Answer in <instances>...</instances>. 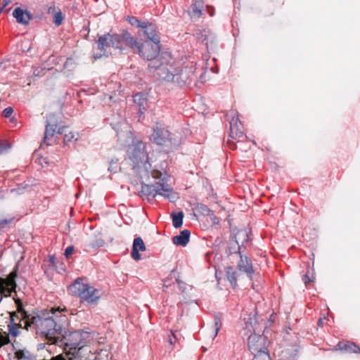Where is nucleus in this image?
I'll list each match as a JSON object with an SVG mask.
<instances>
[{"label":"nucleus","mask_w":360,"mask_h":360,"mask_svg":"<svg viewBox=\"0 0 360 360\" xmlns=\"http://www.w3.org/2000/svg\"><path fill=\"white\" fill-rule=\"evenodd\" d=\"M150 23L151 22L140 21V23L136 24V27H141L142 29H144V30H146L147 28V26L149 25Z\"/></svg>","instance_id":"33"},{"label":"nucleus","mask_w":360,"mask_h":360,"mask_svg":"<svg viewBox=\"0 0 360 360\" xmlns=\"http://www.w3.org/2000/svg\"><path fill=\"white\" fill-rule=\"evenodd\" d=\"M157 195H161L171 202L175 201L177 198L176 193L168 184L165 182L164 179L153 185L141 184L140 196L143 200H153Z\"/></svg>","instance_id":"5"},{"label":"nucleus","mask_w":360,"mask_h":360,"mask_svg":"<svg viewBox=\"0 0 360 360\" xmlns=\"http://www.w3.org/2000/svg\"><path fill=\"white\" fill-rule=\"evenodd\" d=\"M51 360H65L61 355L52 358Z\"/></svg>","instance_id":"40"},{"label":"nucleus","mask_w":360,"mask_h":360,"mask_svg":"<svg viewBox=\"0 0 360 360\" xmlns=\"http://www.w3.org/2000/svg\"><path fill=\"white\" fill-rule=\"evenodd\" d=\"M74 247L72 245H69V256L74 252Z\"/></svg>","instance_id":"41"},{"label":"nucleus","mask_w":360,"mask_h":360,"mask_svg":"<svg viewBox=\"0 0 360 360\" xmlns=\"http://www.w3.org/2000/svg\"><path fill=\"white\" fill-rule=\"evenodd\" d=\"M170 56L162 55L160 58L156 59L148 65V68L158 70V76L163 80L176 82L179 84H184L191 80L194 72L191 68L179 66L174 67L169 63L168 60Z\"/></svg>","instance_id":"3"},{"label":"nucleus","mask_w":360,"mask_h":360,"mask_svg":"<svg viewBox=\"0 0 360 360\" xmlns=\"http://www.w3.org/2000/svg\"><path fill=\"white\" fill-rule=\"evenodd\" d=\"M86 342L83 333L75 331L69 333V360H84L82 355Z\"/></svg>","instance_id":"7"},{"label":"nucleus","mask_w":360,"mask_h":360,"mask_svg":"<svg viewBox=\"0 0 360 360\" xmlns=\"http://www.w3.org/2000/svg\"><path fill=\"white\" fill-rule=\"evenodd\" d=\"M101 296V292L99 290L90 286L85 293L82 295L81 299L88 303H94L96 302Z\"/></svg>","instance_id":"17"},{"label":"nucleus","mask_w":360,"mask_h":360,"mask_svg":"<svg viewBox=\"0 0 360 360\" xmlns=\"http://www.w3.org/2000/svg\"><path fill=\"white\" fill-rule=\"evenodd\" d=\"M96 44L98 49L101 51L98 54H95L94 58H100L103 56H108L111 54L110 49H118L121 52L127 46L131 49H134L137 46V39L133 37L129 32L123 31L120 34L107 33L98 37Z\"/></svg>","instance_id":"4"},{"label":"nucleus","mask_w":360,"mask_h":360,"mask_svg":"<svg viewBox=\"0 0 360 360\" xmlns=\"http://www.w3.org/2000/svg\"><path fill=\"white\" fill-rule=\"evenodd\" d=\"M226 277L229 281L231 286L233 288H236L237 285L238 274L232 266H228L226 268Z\"/></svg>","instance_id":"22"},{"label":"nucleus","mask_w":360,"mask_h":360,"mask_svg":"<svg viewBox=\"0 0 360 360\" xmlns=\"http://www.w3.org/2000/svg\"><path fill=\"white\" fill-rule=\"evenodd\" d=\"M66 312L65 307L38 311L27 321V330L35 331L37 335L56 343L62 333L63 323L66 321Z\"/></svg>","instance_id":"1"},{"label":"nucleus","mask_w":360,"mask_h":360,"mask_svg":"<svg viewBox=\"0 0 360 360\" xmlns=\"http://www.w3.org/2000/svg\"><path fill=\"white\" fill-rule=\"evenodd\" d=\"M326 321H327V319H326L325 317H323V318H320V319H319V321H318V325H319V326L322 327V326H323L324 322H325Z\"/></svg>","instance_id":"37"},{"label":"nucleus","mask_w":360,"mask_h":360,"mask_svg":"<svg viewBox=\"0 0 360 360\" xmlns=\"http://www.w3.org/2000/svg\"><path fill=\"white\" fill-rule=\"evenodd\" d=\"M128 21L131 25L136 26V24L140 23L141 20L135 17H129Z\"/></svg>","instance_id":"32"},{"label":"nucleus","mask_w":360,"mask_h":360,"mask_svg":"<svg viewBox=\"0 0 360 360\" xmlns=\"http://www.w3.org/2000/svg\"><path fill=\"white\" fill-rule=\"evenodd\" d=\"M207 39H208V38H207V34H205V35L202 34V36H201L202 41H207Z\"/></svg>","instance_id":"43"},{"label":"nucleus","mask_w":360,"mask_h":360,"mask_svg":"<svg viewBox=\"0 0 360 360\" xmlns=\"http://www.w3.org/2000/svg\"><path fill=\"white\" fill-rule=\"evenodd\" d=\"M136 49L141 57L147 60H154L159 55L160 51V44L159 42H153L150 41H144L141 44L137 41Z\"/></svg>","instance_id":"8"},{"label":"nucleus","mask_w":360,"mask_h":360,"mask_svg":"<svg viewBox=\"0 0 360 360\" xmlns=\"http://www.w3.org/2000/svg\"><path fill=\"white\" fill-rule=\"evenodd\" d=\"M134 101L139 106V112L143 114L145 110V105L146 104V98L142 93L136 94L134 96Z\"/></svg>","instance_id":"21"},{"label":"nucleus","mask_w":360,"mask_h":360,"mask_svg":"<svg viewBox=\"0 0 360 360\" xmlns=\"http://www.w3.org/2000/svg\"><path fill=\"white\" fill-rule=\"evenodd\" d=\"M227 117L229 119L230 123V137L233 139H245L246 136L242 130L243 126L238 118V112L233 110H231Z\"/></svg>","instance_id":"9"},{"label":"nucleus","mask_w":360,"mask_h":360,"mask_svg":"<svg viewBox=\"0 0 360 360\" xmlns=\"http://www.w3.org/2000/svg\"><path fill=\"white\" fill-rule=\"evenodd\" d=\"M55 257L54 256H51L49 258L50 263L54 266H55Z\"/></svg>","instance_id":"39"},{"label":"nucleus","mask_w":360,"mask_h":360,"mask_svg":"<svg viewBox=\"0 0 360 360\" xmlns=\"http://www.w3.org/2000/svg\"><path fill=\"white\" fill-rule=\"evenodd\" d=\"M104 244V240L102 238H98L95 241H93L91 245L94 247H101Z\"/></svg>","instance_id":"31"},{"label":"nucleus","mask_w":360,"mask_h":360,"mask_svg":"<svg viewBox=\"0 0 360 360\" xmlns=\"http://www.w3.org/2000/svg\"><path fill=\"white\" fill-rule=\"evenodd\" d=\"M144 34L148 37L147 41H150L153 42H160V37L158 34L157 27L155 25L150 23L147 26L146 30H144Z\"/></svg>","instance_id":"20"},{"label":"nucleus","mask_w":360,"mask_h":360,"mask_svg":"<svg viewBox=\"0 0 360 360\" xmlns=\"http://www.w3.org/2000/svg\"><path fill=\"white\" fill-rule=\"evenodd\" d=\"M171 217L172 218L173 226L176 229L181 227L183 224V219L184 217L183 212H172L171 214Z\"/></svg>","instance_id":"23"},{"label":"nucleus","mask_w":360,"mask_h":360,"mask_svg":"<svg viewBox=\"0 0 360 360\" xmlns=\"http://www.w3.org/2000/svg\"><path fill=\"white\" fill-rule=\"evenodd\" d=\"M266 338L264 336L253 333L248 338V347L254 355L253 360H269L266 345Z\"/></svg>","instance_id":"6"},{"label":"nucleus","mask_w":360,"mask_h":360,"mask_svg":"<svg viewBox=\"0 0 360 360\" xmlns=\"http://www.w3.org/2000/svg\"><path fill=\"white\" fill-rule=\"evenodd\" d=\"M63 21V15L61 12H58L54 15L53 22L54 23L58 26L62 23Z\"/></svg>","instance_id":"27"},{"label":"nucleus","mask_w":360,"mask_h":360,"mask_svg":"<svg viewBox=\"0 0 360 360\" xmlns=\"http://www.w3.org/2000/svg\"><path fill=\"white\" fill-rule=\"evenodd\" d=\"M126 160L141 179H148L150 174L155 179H159L163 174L161 170L151 169L146 144L139 139H134L131 143L127 146Z\"/></svg>","instance_id":"2"},{"label":"nucleus","mask_w":360,"mask_h":360,"mask_svg":"<svg viewBox=\"0 0 360 360\" xmlns=\"http://www.w3.org/2000/svg\"><path fill=\"white\" fill-rule=\"evenodd\" d=\"M303 281L305 285H307L309 283L313 281V279H311L308 274H306L303 277Z\"/></svg>","instance_id":"34"},{"label":"nucleus","mask_w":360,"mask_h":360,"mask_svg":"<svg viewBox=\"0 0 360 360\" xmlns=\"http://www.w3.org/2000/svg\"><path fill=\"white\" fill-rule=\"evenodd\" d=\"M191 232L188 229L181 231L180 234L173 238V243L177 245L185 247L189 242Z\"/></svg>","instance_id":"19"},{"label":"nucleus","mask_w":360,"mask_h":360,"mask_svg":"<svg viewBox=\"0 0 360 360\" xmlns=\"http://www.w3.org/2000/svg\"><path fill=\"white\" fill-rule=\"evenodd\" d=\"M18 360H33L30 353L25 350H18L15 352Z\"/></svg>","instance_id":"25"},{"label":"nucleus","mask_w":360,"mask_h":360,"mask_svg":"<svg viewBox=\"0 0 360 360\" xmlns=\"http://www.w3.org/2000/svg\"><path fill=\"white\" fill-rule=\"evenodd\" d=\"M16 304L18 306L17 311L13 312L11 315V323L15 322L16 320L19 321V323H21V321H23L25 322V328L27 330V321L31 319L32 314H29L22 307V304L20 301H16Z\"/></svg>","instance_id":"12"},{"label":"nucleus","mask_w":360,"mask_h":360,"mask_svg":"<svg viewBox=\"0 0 360 360\" xmlns=\"http://www.w3.org/2000/svg\"><path fill=\"white\" fill-rule=\"evenodd\" d=\"M202 3L201 1H198L197 3H194L192 4V11L194 15H196L197 18H200L202 15Z\"/></svg>","instance_id":"26"},{"label":"nucleus","mask_w":360,"mask_h":360,"mask_svg":"<svg viewBox=\"0 0 360 360\" xmlns=\"http://www.w3.org/2000/svg\"><path fill=\"white\" fill-rule=\"evenodd\" d=\"M13 112V108L11 107H8L3 110L2 114L5 117H10Z\"/></svg>","instance_id":"29"},{"label":"nucleus","mask_w":360,"mask_h":360,"mask_svg":"<svg viewBox=\"0 0 360 360\" xmlns=\"http://www.w3.org/2000/svg\"><path fill=\"white\" fill-rule=\"evenodd\" d=\"M89 287L88 284L82 282V278H77L72 285L69 286V288L74 295L82 297Z\"/></svg>","instance_id":"16"},{"label":"nucleus","mask_w":360,"mask_h":360,"mask_svg":"<svg viewBox=\"0 0 360 360\" xmlns=\"http://www.w3.org/2000/svg\"><path fill=\"white\" fill-rule=\"evenodd\" d=\"M66 346H68V344H67V343H65V348L66 347Z\"/></svg>","instance_id":"46"},{"label":"nucleus","mask_w":360,"mask_h":360,"mask_svg":"<svg viewBox=\"0 0 360 360\" xmlns=\"http://www.w3.org/2000/svg\"><path fill=\"white\" fill-rule=\"evenodd\" d=\"M172 337L174 339V341H173V339L172 338H169V343L171 345H173L176 342V340H177L176 335L174 333H172Z\"/></svg>","instance_id":"38"},{"label":"nucleus","mask_w":360,"mask_h":360,"mask_svg":"<svg viewBox=\"0 0 360 360\" xmlns=\"http://www.w3.org/2000/svg\"><path fill=\"white\" fill-rule=\"evenodd\" d=\"M176 282L178 283H182V281L179 278H176Z\"/></svg>","instance_id":"45"},{"label":"nucleus","mask_w":360,"mask_h":360,"mask_svg":"<svg viewBox=\"0 0 360 360\" xmlns=\"http://www.w3.org/2000/svg\"><path fill=\"white\" fill-rule=\"evenodd\" d=\"M238 255L240 259L237 262V269L239 271L245 273L252 279L255 271L251 259L245 255H241L240 253H238Z\"/></svg>","instance_id":"11"},{"label":"nucleus","mask_w":360,"mask_h":360,"mask_svg":"<svg viewBox=\"0 0 360 360\" xmlns=\"http://www.w3.org/2000/svg\"><path fill=\"white\" fill-rule=\"evenodd\" d=\"M151 140L158 145L163 146H172L171 133L165 129L156 128L151 135Z\"/></svg>","instance_id":"10"},{"label":"nucleus","mask_w":360,"mask_h":360,"mask_svg":"<svg viewBox=\"0 0 360 360\" xmlns=\"http://www.w3.org/2000/svg\"><path fill=\"white\" fill-rule=\"evenodd\" d=\"M77 136H78V134H77ZM72 139H74L75 141H77L78 137H75L74 134L71 135V136H69V141Z\"/></svg>","instance_id":"42"},{"label":"nucleus","mask_w":360,"mask_h":360,"mask_svg":"<svg viewBox=\"0 0 360 360\" xmlns=\"http://www.w3.org/2000/svg\"><path fill=\"white\" fill-rule=\"evenodd\" d=\"M207 11L209 13L210 16H213L214 15V8L212 6H207Z\"/></svg>","instance_id":"36"},{"label":"nucleus","mask_w":360,"mask_h":360,"mask_svg":"<svg viewBox=\"0 0 360 360\" xmlns=\"http://www.w3.org/2000/svg\"><path fill=\"white\" fill-rule=\"evenodd\" d=\"M10 148V146L8 143L0 142V154L6 153Z\"/></svg>","instance_id":"30"},{"label":"nucleus","mask_w":360,"mask_h":360,"mask_svg":"<svg viewBox=\"0 0 360 360\" xmlns=\"http://www.w3.org/2000/svg\"><path fill=\"white\" fill-rule=\"evenodd\" d=\"M9 334L13 337H17L20 333V328H22L20 323H11V325L8 326Z\"/></svg>","instance_id":"24"},{"label":"nucleus","mask_w":360,"mask_h":360,"mask_svg":"<svg viewBox=\"0 0 360 360\" xmlns=\"http://www.w3.org/2000/svg\"><path fill=\"white\" fill-rule=\"evenodd\" d=\"M13 16L16 19L17 22L24 25H27L32 18L28 11L23 10L20 7L14 9Z\"/></svg>","instance_id":"13"},{"label":"nucleus","mask_w":360,"mask_h":360,"mask_svg":"<svg viewBox=\"0 0 360 360\" xmlns=\"http://www.w3.org/2000/svg\"><path fill=\"white\" fill-rule=\"evenodd\" d=\"M68 247H67V248H65L64 249V255H65V257L66 258H68Z\"/></svg>","instance_id":"44"},{"label":"nucleus","mask_w":360,"mask_h":360,"mask_svg":"<svg viewBox=\"0 0 360 360\" xmlns=\"http://www.w3.org/2000/svg\"><path fill=\"white\" fill-rule=\"evenodd\" d=\"M220 326H221V323L219 322V320H216L215 321V326H216V328H215V333H214V337L217 336V333H218V331L219 330V328H220Z\"/></svg>","instance_id":"35"},{"label":"nucleus","mask_w":360,"mask_h":360,"mask_svg":"<svg viewBox=\"0 0 360 360\" xmlns=\"http://www.w3.org/2000/svg\"><path fill=\"white\" fill-rule=\"evenodd\" d=\"M335 350H340L347 353H360L359 347L351 341H340L335 346Z\"/></svg>","instance_id":"14"},{"label":"nucleus","mask_w":360,"mask_h":360,"mask_svg":"<svg viewBox=\"0 0 360 360\" xmlns=\"http://www.w3.org/2000/svg\"><path fill=\"white\" fill-rule=\"evenodd\" d=\"M55 132L61 133L60 128L58 127L57 125L51 126L49 123L46 125V130L43 139L44 143L51 145L50 140L52 139Z\"/></svg>","instance_id":"18"},{"label":"nucleus","mask_w":360,"mask_h":360,"mask_svg":"<svg viewBox=\"0 0 360 360\" xmlns=\"http://www.w3.org/2000/svg\"><path fill=\"white\" fill-rule=\"evenodd\" d=\"M13 218L0 220V231H3L13 221Z\"/></svg>","instance_id":"28"},{"label":"nucleus","mask_w":360,"mask_h":360,"mask_svg":"<svg viewBox=\"0 0 360 360\" xmlns=\"http://www.w3.org/2000/svg\"><path fill=\"white\" fill-rule=\"evenodd\" d=\"M146 249L145 243L143 239L141 237L135 238L133 242L132 250H131V257L138 261L141 259V255L139 254V251L143 252Z\"/></svg>","instance_id":"15"}]
</instances>
